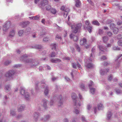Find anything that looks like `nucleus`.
<instances>
[{
  "mask_svg": "<svg viewBox=\"0 0 122 122\" xmlns=\"http://www.w3.org/2000/svg\"><path fill=\"white\" fill-rule=\"evenodd\" d=\"M28 56L26 54L24 55L20 58V60L22 61H24L25 62L27 63H32V66H36L38 64V62L36 61H33L31 59H26V57Z\"/></svg>",
  "mask_w": 122,
  "mask_h": 122,
  "instance_id": "obj_1",
  "label": "nucleus"
},
{
  "mask_svg": "<svg viewBox=\"0 0 122 122\" xmlns=\"http://www.w3.org/2000/svg\"><path fill=\"white\" fill-rule=\"evenodd\" d=\"M68 24L71 25V29H73V32L75 33H76L81 29L82 26V25L81 23L77 24H74L71 25V23H68Z\"/></svg>",
  "mask_w": 122,
  "mask_h": 122,
  "instance_id": "obj_2",
  "label": "nucleus"
},
{
  "mask_svg": "<svg viewBox=\"0 0 122 122\" xmlns=\"http://www.w3.org/2000/svg\"><path fill=\"white\" fill-rule=\"evenodd\" d=\"M45 83V80H43L39 84H40L41 87V88L45 87V89L44 91V93L46 96H47L48 94L49 91L48 90V88L47 86Z\"/></svg>",
  "mask_w": 122,
  "mask_h": 122,
  "instance_id": "obj_3",
  "label": "nucleus"
},
{
  "mask_svg": "<svg viewBox=\"0 0 122 122\" xmlns=\"http://www.w3.org/2000/svg\"><path fill=\"white\" fill-rule=\"evenodd\" d=\"M20 93L22 95L24 96L26 100H28L30 99V97L29 93L28 92H25L24 88L21 87Z\"/></svg>",
  "mask_w": 122,
  "mask_h": 122,
  "instance_id": "obj_4",
  "label": "nucleus"
},
{
  "mask_svg": "<svg viewBox=\"0 0 122 122\" xmlns=\"http://www.w3.org/2000/svg\"><path fill=\"white\" fill-rule=\"evenodd\" d=\"M71 97L74 102L75 105H77V106H80L81 104L80 102L79 101H76V100L77 96L76 94L74 93H72L71 94Z\"/></svg>",
  "mask_w": 122,
  "mask_h": 122,
  "instance_id": "obj_5",
  "label": "nucleus"
},
{
  "mask_svg": "<svg viewBox=\"0 0 122 122\" xmlns=\"http://www.w3.org/2000/svg\"><path fill=\"white\" fill-rule=\"evenodd\" d=\"M15 72L13 70L9 71L5 74V76L9 79L8 80L12 79V76L14 75Z\"/></svg>",
  "mask_w": 122,
  "mask_h": 122,
  "instance_id": "obj_6",
  "label": "nucleus"
},
{
  "mask_svg": "<svg viewBox=\"0 0 122 122\" xmlns=\"http://www.w3.org/2000/svg\"><path fill=\"white\" fill-rule=\"evenodd\" d=\"M94 85L93 82L92 81H90V83L89 84V86L90 87V92L92 94H94L96 91V89L93 88L91 87V86Z\"/></svg>",
  "mask_w": 122,
  "mask_h": 122,
  "instance_id": "obj_7",
  "label": "nucleus"
},
{
  "mask_svg": "<svg viewBox=\"0 0 122 122\" xmlns=\"http://www.w3.org/2000/svg\"><path fill=\"white\" fill-rule=\"evenodd\" d=\"M85 24L87 25L86 27V29L90 33H91L92 32V26L90 25V24L89 21L86 20L85 21Z\"/></svg>",
  "mask_w": 122,
  "mask_h": 122,
  "instance_id": "obj_8",
  "label": "nucleus"
},
{
  "mask_svg": "<svg viewBox=\"0 0 122 122\" xmlns=\"http://www.w3.org/2000/svg\"><path fill=\"white\" fill-rule=\"evenodd\" d=\"M47 101L46 99H44L41 102V105L46 110L48 108L47 104Z\"/></svg>",
  "mask_w": 122,
  "mask_h": 122,
  "instance_id": "obj_9",
  "label": "nucleus"
},
{
  "mask_svg": "<svg viewBox=\"0 0 122 122\" xmlns=\"http://www.w3.org/2000/svg\"><path fill=\"white\" fill-rule=\"evenodd\" d=\"M71 38L73 39L74 41H77L78 39V37L74 35L73 33L71 34L70 35Z\"/></svg>",
  "mask_w": 122,
  "mask_h": 122,
  "instance_id": "obj_10",
  "label": "nucleus"
},
{
  "mask_svg": "<svg viewBox=\"0 0 122 122\" xmlns=\"http://www.w3.org/2000/svg\"><path fill=\"white\" fill-rule=\"evenodd\" d=\"M109 71L108 69H101L100 71V73L101 75H103L106 74Z\"/></svg>",
  "mask_w": 122,
  "mask_h": 122,
  "instance_id": "obj_11",
  "label": "nucleus"
},
{
  "mask_svg": "<svg viewBox=\"0 0 122 122\" xmlns=\"http://www.w3.org/2000/svg\"><path fill=\"white\" fill-rule=\"evenodd\" d=\"M40 116V114L37 112H34L33 115V117L35 121H36L38 117Z\"/></svg>",
  "mask_w": 122,
  "mask_h": 122,
  "instance_id": "obj_12",
  "label": "nucleus"
},
{
  "mask_svg": "<svg viewBox=\"0 0 122 122\" xmlns=\"http://www.w3.org/2000/svg\"><path fill=\"white\" fill-rule=\"evenodd\" d=\"M85 66L86 68L88 69L92 68L93 66L92 64L90 62H89L88 61L86 62Z\"/></svg>",
  "mask_w": 122,
  "mask_h": 122,
  "instance_id": "obj_13",
  "label": "nucleus"
},
{
  "mask_svg": "<svg viewBox=\"0 0 122 122\" xmlns=\"http://www.w3.org/2000/svg\"><path fill=\"white\" fill-rule=\"evenodd\" d=\"M74 109L73 111V112L74 113L76 114H79V113L80 111L78 109V108L80 106H77V105H76L74 104Z\"/></svg>",
  "mask_w": 122,
  "mask_h": 122,
  "instance_id": "obj_14",
  "label": "nucleus"
},
{
  "mask_svg": "<svg viewBox=\"0 0 122 122\" xmlns=\"http://www.w3.org/2000/svg\"><path fill=\"white\" fill-rule=\"evenodd\" d=\"M72 65L73 67L74 68H76L77 67H79L80 69H81V66L77 62L76 64L75 63H73L72 64Z\"/></svg>",
  "mask_w": 122,
  "mask_h": 122,
  "instance_id": "obj_15",
  "label": "nucleus"
},
{
  "mask_svg": "<svg viewBox=\"0 0 122 122\" xmlns=\"http://www.w3.org/2000/svg\"><path fill=\"white\" fill-rule=\"evenodd\" d=\"M25 106L23 105H19L18 107V110L19 112H21L24 110Z\"/></svg>",
  "mask_w": 122,
  "mask_h": 122,
  "instance_id": "obj_16",
  "label": "nucleus"
},
{
  "mask_svg": "<svg viewBox=\"0 0 122 122\" xmlns=\"http://www.w3.org/2000/svg\"><path fill=\"white\" fill-rule=\"evenodd\" d=\"M86 40L85 38L81 39L80 40V44L81 45H84L86 43Z\"/></svg>",
  "mask_w": 122,
  "mask_h": 122,
  "instance_id": "obj_17",
  "label": "nucleus"
},
{
  "mask_svg": "<svg viewBox=\"0 0 122 122\" xmlns=\"http://www.w3.org/2000/svg\"><path fill=\"white\" fill-rule=\"evenodd\" d=\"M51 61L53 63H57L60 62L61 60L58 58L52 59L51 60Z\"/></svg>",
  "mask_w": 122,
  "mask_h": 122,
  "instance_id": "obj_18",
  "label": "nucleus"
},
{
  "mask_svg": "<svg viewBox=\"0 0 122 122\" xmlns=\"http://www.w3.org/2000/svg\"><path fill=\"white\" fill-rule=\"evenodd\" d=\"M62 96L61 95H60L59 96V99L60 100V102H59L58 105L59 106H61L63 105L62 100Z\"/></svg>",
  "mask_w": 122,
  "mask_h": 122,
  "instance_id": "obj_19",
  "label": "nucleus"
},
{
  "mask_svg": "<svg viewBox=\"0 0 122 122\" xmlns=\"http://www.w3.org/2000/svg\"><path fill=\"white\" fill-rule=\"evenodd\" d=\"M76 3L75 4L76 6L77 7H79L81 5L80 1L79 0H75Z\"/></svg>",
  "mask_w": 122,
  "mask_h": 122,
  "instance_id": "obj_20",
  "label": "nucleus"
},
{
  "mask_svg": "<svg viewBox=\"0 0 122 122\" xmlns=\"http://www.w3.org/2000/svg\"><path fill=\"white\" fill-rule=\"evenodd\" d=\"M15 34V31L14 30H11L9 36L11 37L14 36Z\"/></svg>",
  "mask_w": 122,
  "mask_h": 122,
  "instance_id": "obj_21",
  "label": "nucleus"
},
{
  "mask_svg": "<svg viewBox=\"0 0 122 122\" xmlns=\"http://www.w3.org/2000/svg\"><path fill=\"white\" fill-rule=\"evenodd\" d=\"M99 48L100 50L102 51H107V48L105 47L104 46H99Z\"/></svg>",
  "mask_w": 122,
  "mask_h": 122,
  "instance_id": "obj_22",
  "label": "nucleus"
},
{
  "mask_svg": "<svg viewBox=\"0 0 122 122\" xmlns=\"http://www.w3.org/2000/svg\"><path fill=\"white\" fill-rule=\"evenodd\" d=\"M42 48L41 46L40 45H36L32 47V48L40 49Z\"/></svg>",
  "mask_w": 122,
  "mask_h": 122,
  "instance_id": "obj_23",
  "label": "nucleus"
},
{
  "mask_svg": "<svg viewBox=\"0 0 122 122\" xmlns=\"http://www.w3.org/2000/svg\"><path fill=\"white\" fill-rule=\"evenodd\" d=\"M48 3V1L47 0H44L42 1L41 4L42 6H44L47 5Z\"/></svg>",
  "mask_w": 122,
  "mask_h": 122,
  "instance_id": "obj_24",
  "label": "nucleus"
},
{
  "mask_svg": "<svg viewBox=\"0 0 122 122\" xmlns=\"http://www.w3.org/2000/svg\"><path fill=\"white\" fill-rule=\"evenodd\" d=\"M29 23V22L28 21L23 22L21 23V25L22 27H24L28 24Z\"/></svg>",
  "mask_w": 122,
  "mask_h": 122,
  "instance_id": "obj_25",
  "label": "nucleus"
},
{
  "mask_svg": "<svg viewBox=\"0 0 122 122\" xmlns=\"http://www.w3.org/2000/svg\"><path fill=\"white\" fill-rule=\"evenodd\" d=\"M7 24L6 23L3 26V30L5 31H6V30H7L8 29V28H7Z\"/></svg>",
  "mask_w": 122,
  "mask_h": 122,
  "instance_id": "obj_26",
  "label": "nucleus"
},
{
  "mask_svg": "<svg viewBox=\"0 0 122 122\" xmlns=\"http://www.w3.org/2000/svg\"><path fill=\"white\" fill-rule=\"evenodd\" d=\"M51 47L52 49H55L56 46V45L55 43H52L51 45Z\"/></svg>",
  "mask_w": 122,
  "mask_h": 122,
  "instance_id": "obj_27",
  "label": "nucleus"
},
{
  "mask_svg": "<svg viewBox=\"0 0 122 122\" xmlns=\"http://www.w3.org/2000/svg\"><path fill=\"white\" fill-rule=\"evenodd\" d=\"M51 12L53 14H56V10L55 8H52L50 10Z\"/></svg>",
  "mask_w": 122,
  "mask_h": 122,
  "instance_id": "obj_28",
  "label": "nucleus"
},
{
  "mask_svg": "<svg viewBox=\"0 0 122 122\" xmlns=\"http://www.w3.org/2000/svg\"><path fill=\"white\" fill-rule=\"evenodd\" d=\"M80 87L81 89L82 90H86V89L85 88V86L84 84H81L80 86Z\"/></svg>",
  "mask_w": 122,
  "mask_h": 122,
  "instance_id": "obj_29",
  "label": "nucleus"
},
{
  "mask_svg": "<svg viewBox=\"0 0 122 122\" xmlns=\"http://www.w3.org/2000/svg\"><path fill=\"white\" fill-rule=\"evenodd\" d=\"M24 32V30H20L18 32L19 36H22Z\"/></svg>",
  "mask_w": 122,
  "mask_h": 122,
  "instance_id": "obj_30",
  "label": "nucleus"
},
{
  "mask_svg": "<svg viewBox=\"0 0 122 122\" xmlns=\"http://www.w3.org/2000/svg\"><path fill=\"white\" fill-rule=\"evenodd\" d=\"M104 107V106L101 103L98 104V108L99 110L102 109Z\"/></svg>",
  "mask_w": 122,
  "mask_h": 122,
  "instance_id": "obj_31",
  "label": "nucleus"
},
{
  "mask_svg": "<svg viewBox=\"0 0 122 122\" xmlns=\"http://www.w3.org/2000/svg\"><path fill=\"white\" fill-rule=\"evenodd\" d=\"M92 24L95 25L99 26L100 24L99 22L97 20H94L92 21Z\"/></svg>",
  "mask_w": 122,
  "mask_h": 122,
  "instance_id": "obj_32",
  "label": "nucleus"
},
{
  "mask_svg": "<svg viewBox=\"0 0 122 122\" xmlns=\"http://www.w3.org/2000/svg\"><path fill=\"white\" fill-rule=\"evenodd\" d=\"M112 115L111 112H109L107 113V118L108 119H110L112 116Z\"/></svg>",
  "mask_w": 122,
  "mask_h": 122,
  "instance_id": "obj_33",
  "label": "nucleus"
},
{
  "mask_svg": "<svg viewBox=\"0 0 122 122\" xmlns=\"http://www.w3.org/2000/svg\"><path fill=\"white\" fill-rule=\"evenodd\" d=\"M116 94H120L122 92V91L119 89H116L115 90Z\"/></svg>",
  "mask_w": 122,
  "mask_h": 122,
  "instance_id": "obj_34",
  "label": "nucleus"
},
{
  "mask_svg": "<svg viewBox=\"0 0 122 122\" xmlns=\"http://www.w3.org/2000/svg\"><path fill=\"white\" fill-rule=\"evenodd\" d=\"M103 41L104 42H107L108 40V38L107 36H105L102 38Z\"/></svg>",
  "mask_w": 122,
  "mask_h": 122,
  "instance_id": "obj_35",
  "label": "nucleus"
},
{
  "mask_svg": "<svg viewBox=\"0 0 122 122\" xmlns=\"http://www.w3.org/2000/svg\"><path fill=\"white\" fill-rule=\"evenodd\" d=\"M112 49L114 50H120V49L119 47L118 46H115L112 48Z\"/></svg>",
  "mask_w": 122,
  "mask_h": 122,
  "instance_id": "obj_36",
  "label": "nucleus"
},
{
  "mask_svg": "<svg viewBox=\"0 0 122 122\" xmlns=\"http://www.w3.org/2000/svg\"><path fill=\"white\" fill-rule=\"evenodd\" d=\"M5 89L8 91H10V86L9 85H7L5 86Z\"/></svg>",
  "mask_w": 122,
  "mask_h": 122,
  "instance_id": "obj_37",
  "label": "nucleus"
},
{
  "mask_svg": "<svg viewBox=\"0 0 122 122\" xmlns=\"http://www.w3.org/2000/svg\"><path fill=\"white\" fill-rule=\"evenodd\" d=\"M16 112L14 110H11L10 111V113L11 115L14 116L15 115Z\"/></svg>",
  "mask_w": 122,
  "mask_h": 122,
  "instance_id": "obj_38",
  "label": "nucleus"
},
{
  "mask_svg": "<svg viewBox=\"0 0 122 122\" xmlns=\"http://www.w3.org/2000/svg\"><path fill=\"white\" fill-rule=\"evenodd\" d=\"M44 120L45 121L48 120L50 117V116L49 115H46L44 116Z\"/></svg>",
  "mask_w": 122,
  "mask_h": 122,
  "instance_id": "obj_39",
  "label": "nucleus"
},
{
  "mask_svg": "<svg viewBox=\"0 0 122 122\" xmlns=\"http://www.w3.org/2000/svg\"><path fill=\"white\" fill-rule=\"evenodd\" d=\"M75 46L78 52H80V51L81 49L79 47V46L77 44H75Z\"/></svg>",
  "mask_w": 122,
  "mask_h": 122,
  "instance_id": "obj_40",
  "label": "nucleus"
},
{
  "mask_svg": "<svg viewBox=\"0 0 122 122\" xmlns=\"http://www.w3.org/2000/svg\"><path fill=\"white\" fill-rule=\"evenodd\" d=\"M118 29L117 28H115L113 29V31L114 33H117L118 32Z\"/></svg>",
  "mask_w": 122,
  "mask_h": 122,
  "instance_id": "obj_41",
  "label": "nucleus"
},
{
  "mask_svg": "<svg viewBox=\"0 0 122 122\" xmlns=\"http://www.w3.org/2000/svg\"><path fill=\"white\" fill-rule=\"evenodd\" d=\"M31 30V28L30 27H28L26 29L25 32L26 33H27L28 34L30 33V32Z\"/></svg>",
  "mask_w": 122,
  "mask_h": 122,
  "instance_id": "obj_42",
  "label": "nucleus"
},
{
  "mask_svg": "<svg viewBox=\"0 0 122 122\" xmlns=\"http://www.w3.org/2000/svg\"><path fill=\"white\" fill-rule=\"evenodd\" d=\"M110 27L111 29H113L115 28V25L114 24H111L110 25Z\"/></svg>",
  "mask_w": 122,
  "mask_h": 122,
  "instance_id": "obj_43",
  "label": "nucleus"
},
{
  "mask_svg": "<svg viewBox=\"0 0 122 122\" xmlns=\"http://www.w3.org/2000/svg\"><path fill=\"white\" fill-rule=\"evenodd\" d=\"M108 80L109 81H110L112 79V75H110L108 76Z\"/></svg>",
  "mask_w": 122,
  "mask_h": 122,
  "instance_id": "obj_44",
  "label": "nucleus"
},
{
  "mask_svg": "<svg viewBox=\"0 0 122 122\" xmlns=\"http://www.w3.org/2000/svg\"><path fill=\"white\" fill-rule=\"evenodd\" d=\"M118 45L119 46H122V40H119L117 42Z\"/></svg>",
  "mask_w": 122,
  "mask_h": 122,
  "instance_id": "obj_45",
  "label": "nucleus"
},
{
  "mask_svg": "<svg viewBox=\"0 0 122 122\" xmlns=\"http://www.w3.org/2000/svg\"><path fill=\"white\" fill-rule=\"evenodd\" d=\"M46 10H50L51 9V6L49 5H47L46 7Z\"/></svg>",
  "mask_w": 122,
  "mask_h": 122,
  "instance_id": "obj_46",
  "label": "nucleus"
},
{
  "mask_svg": "<svg viewBox=\"0 0 122 122\" xmlns=\"http://www.w3.org/2000/svg\"><path fill=\"white\" fill-rule=\"evenodd\" d=\"M39 17L38 15H37L35 16H32V19H38Z\"/></svg>",
  "mask_w": 122,
  "mask_h": 122,
  "instance_id": "obj_47",
  "label": "nucleus"
},
{
  "mask_svg": "<svg viewBox=\"0 0 122 122\" xmlns=\"http://www.w3.org/2000/svg\"><path fill=\"white\" fill-rule=\"evenodd\" d=\"M58 78V77H52L51 78V80L53 81H54L55 80Z\"/></svg>",
  "mask_w": 122,
  "mask_h": 122,
  "instance_id": "obj_48",
  "label": "nucleus"
},
{
  "mask_svg": "<svg viewBox=\"0 0 122 122\" xmlns=\"http://www.w3.org/2000/svg\"><path fill=\"white\" fill-rule=\"evenodd\" d=\"M11 61H6L5 62L4 64L5 65H8L11 63Z\"/></svg>",
  "mask_w": 122,
  "mask_h": 122,
  "instance_id": "obj_49",
  "label": "nucleus"
},
{
  "mask_svg": "<svg viewBox=\"0 0 122 122\" xmlns=\"http://www.w3.org/2000/svg\"><path fill=\"white\" fill-rule=\"evenodd\" d=\"M107 59V57L105 56H102L101 58V59L102 60H106Z\"/></svg>",
  "mask_w": 122,
  "mask_h": 122,
  "instance_id": "obj_50",
  "label": "nucleus"
},
{
  "mask_svg": "<svg viewBox=\"0 0 122 122\" xmlns=\"http://www.w3.org/2000/svg\"><path fill=\"white\" fill-rule=\"evenodd\" d=\"M112 88V87L108 85H107L106 86V88L108 90H110Z\"/></svg>",
  "mask_w": 122,
  "mask_h": 122,
  "instance_id": "obj_51",
  "label": "nucleus"
},
{
  "mask_svg": "<svg viewBox=\"0 0 122 122\" xmlns=\"http://www.w3.org/2000/svg\"><path fill=\"white\" fill-rule=\"evenodd\" d=\"M56 54L54 52H52L51 54V57H54L55 56Z\"/></svg>",
  "mask_w": 122,
  "mask_h": 122,
  "instance_id": "obj_52",
  "label": "nucleus"
},
{
  "mask_svg": "<svg viewBox=\"0 0 122 122\" xmlns=\"http://www.w3.org/2000/svg\"><path fill=\"white\" fill-rule=\"evenodd\" d=\"M117 38L118 39H122V36L120 34H119L117 36Z\"/></svg>",
  "mask_w": 122,
  "mask_h": 122,
  "instance_id": "obj_53",
  "label": "nucleus"
},
{
  "mask_svg": "<svg viewBox=\"0 0 122 122\" xmlns=\"http://www.w3.org/2000/svg\"><path fill=\"white\" fill-rule=\"evenodd\" d=\"M91 106L90 105L88 104L87 106V108L88 110H90L91 108Z\"/></svg>",
  "mask_w": 122,
  "mask_h": 122,
  "instance_id": "obj_54",
  "label": "nucleus"
},
{
  "mask_svg": "<svg viewBox=\"0 0 122 122\" xmlns=\"http://www.w3.org/2000/svg\"><path fill=\"white\" fill-rule=\"evenodd\" d=\"M45 68L46 69L50 70L51 69L50 67L47 65H46L45 66Z\"/></svg>",
  "mask_w": 122,
  "mask_h": 122,
  "instance_id": "obj_55",
  "label": "nucleus"
},
{
  "mask_svg": "<svg viewBox=\"0 0 122 122\" xmlns=\"http://www.w3.org/2000/svg\"><path fill=\"white\" fill-rule=\"evenodd\" d=\"M57 38L61 40V38L60 36L58 35H57L56 36V39Z\"/></svg>",
  "mask_w": 122,
  "mask_h": 122,
  "instance_id": "obj_56",
  "label": "nucleus"
},
{
  "mask_svg": "<svg viewBox=\"0 0 122 122\" xmlns=\"http://www.w3.org/2000/svg\"><path fill=\"white\" fill-rule=\"evenodd\" d=\"M43 41H47L49 40V39L47 37H45L43 39Z\"/></svg>",
  "mask_w": 122,
  "mask_h": 122,
  "instance_id": "obj_57",
  "label": "nucleus"
},
{
  "mask_svg": "<svg viewBox=\"0 0 122 122\" xmlns=\"http://www.w3.org/2000/svg\"><path fill=\"white\" fill-rule=\"evenodd\" d=\"M103 31L102 30L99 29L98 31V33L99 34L101 35L103 34Z\"/></svg>",
  "mask_w": 122,
  "mask_h": 122,
  "instance_id": "obj_58",
  "label": "nucleus"
},
{
  "mask_svg": "<svg viewBox=\"0 0 122 122\" xmlns=\"http://www.w3.org/2000/svg\"><path fill=\"white\" fill-rule=\"evenodd\" d=\"M82 120L83 122L86 121L85 117L83 116H82Z\"/></svg>",
  "mask_w": 122,
  "mask_h": 122,
  "instance_id": "obj_59",
  "label": "nucleus"
},
{
  "mask_svg": "<svg viewBox=\"0 0 122 122\" xmlns=\"http://www.w3.org/2000/svg\"><path fill=\"white\" fill-rule=\"evenodd\" d=\"M117 24L118 25H120L122 24V21L121 20H119L117 22Z\"/></svg>",
  "mask_w": 122,
  "mask_h": 122,
  "instance_id": "obj_60",
  "label": "nucleus"
},
{
  "mask_svg": "<svg viewBox=\"0 0 122 122\" xmlns=\"http://www.w3.org/2000/svg\"><path fill=\"white\" fill-rule=\"evenodd\" d=\"M64 11L66 12V13H67L69 12V8H66L64 10Z\"/></svg>",
  "mask_w": 122,
  "mask_h": 122,
  "instance_id": "obj_61",
  "label": "nucleus"
},
{
  "mask_svg": "<svg viewBox=\"0 0 122 122\" xmlns=\"http://www.w3.org/2000/svg\"><path fill=\"white\" fill-rule=\"evenodd\" d=\"M2 116H0V122H5V121L2 120Z\"/></svg>",
  "mask_w": 122,
  "mask_h": 122,
  "instance_id": "obj_62",
  "label": "nucleus"
},
{
  "mask_svg": "<svg viewBox=\"0 0 122 122\" xmlns=\"http://www.w3.org/2000/svg\"><path fill=\"white\" fill-rule=\"evenodd\" d=\"M65 7V6L64 5L62 6L60 8L61 10L64 11Z\"/></svg>",
  "mask_w": 122,
  "mask_h": 122,
  "instance_id": "obj_63",
  "label": "nucleus"
},
{
  "mask_svg": "<svg viewBox=\"0 0 122 122\" xmlns=\"http://www.w3.org/2000/svg\"><path fill=\"white\" fill-rule=\"evenodd\" d=\"M64 122H69V121L68 119L66 118H65L64 119Z\"/></svg>",
  "mask_w": 122,
  "mask_h": 122,
  "instance_id": "obj_64",
  "label": "nucleus"
}]
</instances>
